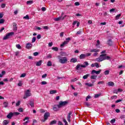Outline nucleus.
Listing matches in <instances>:
<instances>
[{
	"instance_id": "f257e3e1",
	"label": "nucleus",
	"mask_w": 125,
	"mask_h": 125,
	"mask_svg": "<svg viewBox=\"0 0 125 125\" xmlns=\"http://www.w3.org/2000/svg\"><path fill=\"white\" fill-rule=\"evenodd\" d=\"M111 58L109 56H107V54H102L100 57L96 59L98 62H101L103 60H110Z\"/></svg>"
},
{
	"instance_id": "f03ea898",
	"label": "nucleus",
	"mask_w": 125,
	"mask_h": 125,
	"mask_svg": "<svg viewBox=\"0 0 125 125\" xmlns=\"http://www.w3.org/2000/svg\"><path fill=\"white\" fill-rule=\"evenodd\" d=\"M89 65V63H88V62H84L83 63V64H78L76 67V70H79V69H81V68H86L87 66Z\"/></svg>"
},
{
	"instance_id": "7ed1b4c3",
	"label": "nucleus",
	"mask_w": 125,
	"mask_h": 125,
	"mask_svg": "<svg viewBox=\"0 0 125 125\" xmlns=\"http://www.w3.org/2000/svg\"><path fill=\"white\" fill-rule=\"evenodd\" d=\"M58 59H59V62L60 63H62V64H65V63H66V62H67L68 61V60L67 59L66 57H62L61 58V57H60V56H59L58 57Z\"/></svg>"
},
{
	"instance_id": "20e7f679",
	"label": "nucleus",
	"mask_w": 125,
	"mask_h": 125,
	"mask_svg": "<svg viewBox=\"0 0 125 125\" xmlns=\"http://www.w3.org/2000/svg\"><path fill=\"white\" fill-rule=\"evenodd\" d=\"M67 104H68V102L67 101H64V102L60 101L59 102V104L58 105V107L59 108H61V107L66 106Z\"/></svg>"
},
{
	"instance_id": "39448f33",
	"label": "nucleus",
	"mask_w": 125,
	"mask_h": 125,
	"mask_svg": "<svg viewBox=\"0 0 125 125\" xmlns=\"http://www.w3.org/2000/svg\"><path fill=\"white\" fill-rule=\"evenodd\" d=\"M24 93L25 95L23 97V99H26L29 96H32V94L31 93V91H30V90H27Z\"/></svg>"
},
{
	"instance_id": "423d86ee",
	"label": "nucleus",
	"mask_w": 125,
	"mask_h": 125,
	"mask_svg": "<svg viewBox=\"0 0 125 125\" xmlns=\"http://www.w3.org/2000/svg\"><path fill=\"white\" fill-rule=\"evenodd\" d=\"M70 41H71L70 38L68 37V38H66V41L62 42V44H61V47H64V46H65V45H66V44H67L69 42H70Z\"/></svg>"
},
{
	"instance_id": "0eeeda50",
	"label": "nucleus",
	"mask_w": 125,
	"mask_h": 125,
	"mask_svg": "<svg viewBox=\"0 0 125 125\" xmlns=\"http://www.w3.org/2000/svg\"><path fill=\"white\" fill-rule=\"evenodd\" d=\"M50 116V114H49V112H45L44 115V120H42V122L43 123H44L47 119H48L49 117Z\"/></svg>"
},
{
	"instance_id": "6e6552de",
	"label": "nucleus",
	"mask_w": 125,
	"mask_h": 125,
	"mask_svg": "<svg viewBox=\"0 0 125 125\" xmlns=\"http://www.w3.org/2000/svg\"><path fill=\"white\" fill-rule=\"evenodd\" d=\"M12 35H14V32H10L8 33L3 38V40H7V39H9L10 36H12Z\"/></svg>"
},
{
	"instance_id": "1a4fd4ad",
	"label": "nucleus",
	"mask_w": 125,
	"mask_h": 125,
	"mask_svg": "<svg viewBox=\"0 0 125 125\" xmlns=\"http://www.w3.org/2000/svg\"><path fill=\"white\" fill-rule=\"evenodd\" d=\"M65 17H66V16H64V17L61 16V17H59V18L54 19V20H55V21H60L61 20H64V19H65Z\"/></svg>"
},
{
	"instance_id": "9d476101",
	"label": "nucleus",
	"mask_w": 125,
	"mask_h": 125,
	"mask_svg": "<svg viewBox=\"0 0 125 125\" xmlns=\"http://www.w3.org/2000/svg\"><path fill=\"white\" fill-rule=\"evenodd\" d=\"M101 73V70H100L99 71H96L95 70H93L91 72L92 75H93V74H96V75H99Z\"/></svg>"
},
{
	"instance_id": "9b49d317",
	"label": "nucleus",
	"mask_w": 125,
	"mask_h": 125,
	"mask_svg": "<svg viewBox=\"0 0 125 125\" xmlns=\"http://www.w3.org/2000/svg\"><path fill=\"white\" fill-rule=\"evenodd\" d=\"M72 115V111H70L67 115V119L68 122L70 123L71 122V115Z\"/></svg>"
},
{
	"instance_id": "f8f14e48",
	"label": "nucleus",
	"mask_w": 125,
	"mask_h": 125,
	"mask_svg": "<svg viewBox=\"0 0 125 125\" xmlns=\"http://www.w3.org/2000/svg\"><path fill=\"white\" fill-rule=\"evenodd\" d=\"M32 46H33V44L30 43H27L26 45L27 49H30V48H32Z\"/></svg>"
},
{
	"instance_id": "ddd939ff",
	"label": "nucleus",
	"mask_w": 125,
	"mask_h": 125,
	"mask_svg": "<svg viewBox=\"0 0 125 125\" xmlns=\"http://www.w3.org/2000/svg\"><path fill=\"white\" fill-rule=\"evenodd\" d=\"M53 110L55 111V112H57V111H58V110H59V108H58V105H54L53 107Z\"/></svg>"
},
{
	"instance_id": "4468645a",
	"label": "nucleus",
	"mask_w": 125,
	"mask_h": 125,
	"mask_svg": "<svg viewBox=\"0 0 125 125\" xmlns=\"http://www.w3.org/2000/svg\"><path fill=\"white\" fill-rule=\"evenodd\" d=\"M42 63V61L40 60L39 62H36V66H41Z\"/></svg>"
},
{
	"instance_id": "2eb2a0df",
	"label": "nucleus",
	"mask_w": 125,
	"mask_h": 125,
	"mask_svg": "<svg viewBox=\"0 0 125 125\" xmlns=\"http://www.w3.org/2000/svg\"><path fill=\"white\" fill-rule=\"evenodd\" d=\"M107 84L108 86H114V85H115V83L113 82H109Z\"/></svg>"
},
{
	"instance_id": "dca6fc26",
	"label": "nucleus",
	"mask_w": 125,
	"mask_h": 125,
	"mask_svg": "<svg viewBox=\"0 0 125 125\" xmlns=\"http://www.w3.org/2000/svg\"><path fill=\"white\" fill-rule=\"evenodd\" d=\"M13 116V113L12 112H11L8 115H7V118L8 119H11Z\"/></svg>"
},
{
	"instance_id": "f3484780",
	"label": "nucleus",
	"mask_w": 125,
	"mask_h": 125,
	"mask_svg": "<svg viewBox=\"0 0 125 125\" xmlns=\"http://www.w3.org/2000/svg\"><path fill=\"white\" fill-rule=\"evenodd\" d=\"M85 54H82L79 57L80 59H85Z\"/></svg>"
},
{
	"instance_id": "a211bd4d",
	"label": "nucleus",
	"mask_w": 125,
	"mask_h": 125,
	"mask_svg": "<svg viewBox=\"0 0 125 125\" xmlns=\"http://www.w3.org/2000/svg\"><path fill=\"white\" fill-rule=\"evenodd\" d=\"M78 59L77 58H72L70 60V62L72 63H76V62H77Z\"/></svg>"
},
{
	"instance_id": "6ab92c4d",
	"label": "nucleus",
	"mask_w": 125,
	"mask_h": 125,
	"mask_svg": "<svg viewBox=\"0 0 125 125\" xmlns=\"http://www.w3.org/2000/svg\"><path fill=\"white\" fill-rule=\"evenodd\" d=\"M9 124V120H4L3 121V125H7Z\"/></svg>"
},
{
	"instance_id": "aec40b11",
	"label": "nucleus",
	"mask_w": 125,
	"mask_h": 125,
	"mask_svg": "<svg viewBox=\"0 0 125 125\" xmlns=\"http://www.w3.org/2000/svg\"><path fill=\"white\" fill-rule=\"evenodd\" d=\"M13 30L14 31H17V24L16 23H13Z\"/></svg>"
},
{
	"instance_id": "412c9836",
	"label": "nucleus",
	"mask_w": 125,
	"mask_h": 125,
	"mask_svg": "<svg viewBox=\"0 0 125 125\" xmlns=\"http://www.w3.org/2000/svg\"><path fill=\"white\" fill-rule=\"evenodd\" d=\"M108 42V45H109L110 46H112V45H113V42L112 41V40H109L107 41Z\"/></svg>"
},
{
	"instance_id": "4be33fe9",
	"label": "nucleus",
	"mask_w": 125,
	"mask_h": 125,
	"mask_svg": "<svg viewBox=\"0 0 125 125\" xmlns=\"http://www.w3.org/2000/svg\"><path fill=\"white\" fill-rule=\"evenodd\" d=\"M90 52H99V49H93L90 50Z\"/></svg>"
},
{
	"instance_id": "5701e85b",
	"label": "nucleus",
	"mask_w": 125,
	"mask_h": 125,
	"mask_svg": "<svg viewBox=\"0 0 125 125\" xmlns=\"http://www.w3.org/2000/svg\"><path fill=\"white\" fill-rule=\"evenodd\" d=\"M89 76H90V74H86L85 75H84L83 78V80H86V79H87Z\"/></svg>"
},
{
	"instance_id": "b1692460",
	"label": "nucleus",
	"mask_w": 125,
	"mask_h": 125,
	"mask_svg": "<svg viewBox=\"0 0 125 125\" xmlns=\"http://www.w3.org/2000/svg\"><path fill=\"white\" fill-rule=\"evenodd\" d=\"M85 85H87L88 86H89L90 87H91L92 86H93V84L91 83H85Z\"/></svg>"
},
{
	"instance_id": "393cba45",
	"label": "nucleus",
	"mask_w": 125,
	"mask_h": 125,
	"mask_svg": "<svg viewBox=\"0 0 125 125\" xmlns=\"http://www.w3.org/2000/svg\"><path fill=\"white\" fill-rule=\"evenodd\" d=\"M56 123H57V121H56V120H53L51 121V122L50 123V125H55Z\"/></svg>"
},
{
	"instance_id": "a878e982",
	"label": "nucleus",
	"mask_w": 125,
	"mask_h": 125,
	"mask_svg": "<svg viewBox=\"0 0 125 125\" xmlns=\"http://www.w3.org/2000/svg\"><path fill=\"white\" fill-rule=\"evenodd\" d=\"M3 105L4 106L5 108H7L8 106V102H5L3 103Z\"/></svg>"
},
{
	"instance_id": "bb28decb",
	"label": "nucleus",
	"mask_w": 125,
	"mask_h": 125,
	"mask_svg": "<svg viewBox=\"0 0 125 125\" xmlns=\"http://www.w3.org/2000/svg\"><path fill=\"white\" fill-rule=\"evenodd\" d=\"M47 66H48V67L52 66V62L51 61H48L47 63Z\"/></svg>"
},
{
	"instance_id": "cd10ccee",
	"label": "nucleus",
	"mask_w": 125,
	"mask_h": 125,
	"mask_svg": "<svg viewBox=\"0 0 125 125\" xmlns=\"http://www.w3.org/2000/svg\"><path fill=\"white\" fill-rule=\"evenodd\" d=\"M122 14H119L118 15H117L116 17H115V19L116 20H118L119 19H120V17H121Z\"/></svg>"
},
{
	"instance_id": "c85d7f7f",
	"label": "nucleus",
	"mask_w": 125,
	"mask_h": 125,
	"mask_svg": "<svg viewBox=\"0 0 125 125\" xmlns=\"http://www.w3.org/2000/svg\"><path fill=\"white\" fill-rule=\"evenodd\" d=\"M97 78V76L93 75L90 77V79L91 80H96V78Z\"/></svg>"
},
{
	"instance_id": "c756f323",
	"label": "nucleus",
	"mask_w": 125,
	"mask_h": 125,
	"mask_svg": "<svg viewBox=\"0 0 125 125\" xmlns=\"http://www.w3.org/2000/svg\"><path fill=\"white\" fill-rule=\"evenodd\" d=\"M57 92V91L56 90H51L50 91V94H55V93H56Z\"/></svg>"
},
{
	"instance_id": "7c9ffc66",
	"label": "nucleus",
	"mask_w": 125,
	"mask_h": 125,
	"mask_svg": "<svg viewBox=\"0 0 125 125\" xmlns=\"http://www.w3.org/2000/svg\"><path fill=\"white\" fill-rule=\"evenodd\" d=\"M110 73V71L109 70H105L104 72V75H109Z\"/></svg>"
},
{
	"instance_id": "2f4dec72",
	"label": "nucleus",
	"mask_w": 125,
	"mask_h": 125,
	"mask_svg": "<svg viewBox=\"0 0 125 125\" xmlns=\"http://www.w3.org/2000/svg\"><path fill=\"white\" fill-rule=\"evenodd\" d=\"M17 48H18V49H21V48H22V47H21V46L20 45V44H18L16 45Z\"/></svg>"
},
{
	"instance_id": "473e14b6",
	"label": "nucleus",
	"mask_w": 125,
	"mask_h": 125,
	"mask_svg": "<svg viewBox=\"0 0 125 125\" xmlns=\"http://www.w3.org/2000/svg\"><path fill=\"white\" fill-rule=\"evenodd\" d=\"M5 21L4 19H0V24H3V23H4V21Z\"/></svg>"
},
{
	"instance_id": "72a5a7b5",
	"label": "nucleus",
	"mask_w": 125,
	"mask_h": 125,
	"mask_svg": "<svg viewBox=\"0 0 125 125\" xmlns=\"http://www.w3.org/2000/svg\"><path fill=\"white\" fill-rule=\"evenodd\" d=\"M91 55V53H87L85 54V57H88V56H90Z\"/></svg>"
},
{
	"instance_id": "f704fd0d",
	"label": "nucleus",
	"mask_w": 125,
	"mask_h": 125,
	"mask_svg": "<svg viewBox=\"0 0 125 125\" xmlns=\"http://www.w3.org/2000/svg\"><path fill=\"white\" fill-rule=\"evenodd\" d=\"M52 49L55 51H58V48H57V47H52Z\"/></svg>"
},
{
	"instance_id": "c9c22d12",
	"label": "nucleus",
	"mask_w": 125,
	"mask_h": 125,
	"mask_svg": "<svg viewBox=\"0 0 125 125\" xmlns=\"http://www.w3.org/2000/svg\"><path fill=\"white\" fill-rule=\"evenodd\" d=\"M27 4H32L33 3L32 0H29L26 2Z\"/></svg>"
},
{
	"instance_id": "e433bc0d",
	"label": "nucleus",
	"mask_w": 125,
	"mask_h": 125,
	"mask_svg": "<svg viewBox=\"0 0 125 125\" xmlns=\"http://www.w3.org/2000/svg\"><path fill=\"white\" fill-rule=\"evenodd\" d=\"M100 95H101V94H97L95 95V98H98V97H99V96H100Z\"/></svg>"
},
{
	"instance_id": "4c0bfd02",
	"label": "nucleus",
	"mask_w": 125,
	"mask_h": 125,
	"mask_svg": "<svg viewBox=\"0 0 125 125\" xmlns=\"http://www.w3.org/2000/svg\"><path fill=\"white\" fill-rule=\"evenodd\" d=\"M25 77H26V73H23L21 75L20 78H25Z\"/></svg>"
},
{
	"instance_id": "58836bf2",
	"label": "nucleus",
	"mask_w": 125,
	"mask_h": 125,
	"mask_svg": "<svg viewBox=\"0 0 125 125\" xmlns=\"http://www.w3.org/2000/svg\"><path fill=\"white\" fill-rule=\"evenodd\" d=\"M23 19H27V20H29V19H30V18H29L28 15H26L25 17H23Z\"/></svg>"
},
{
	"instance_id": "ea45409f",
	"label": "nucleus",
	"mask_w": 125,
	"mask_h": 125,
	"mask_svg": "<svg viewBox=\"0 0 125 125\" xmlns=\"http://www.w3.org/2000/svg\"><path fill=\"white\" fill-rule=\"evenodd\" d=\"M41 84L43 85L44 84H47V83L45 81H42L41 82Z\"/></svg>"
},
{
	"instance_id": "a19ab883",
	"label": "nucleus",
	"mask_w": 125,
	"mask_h": 125,
	"mask_svg": "<svg viewBox=\"0 0 125 125\" xmlns=\"http://www.w3.org/2000/svg\"><path fill=\"white\" fill-rule=\"evenodd\" d=\"M84 105L87 106V107H89V106H90V104H89V103H85Z\"/></svg>"
},
{
	"instance_id": "79ce46f5",
	"label": "nucleus",
	"mask_w": 125,
	"mask_h": 125,
	"mask_svg": "<svg viewBox=\"0 0 125 125\" xmlns=\"http://www.w3.org/2000/svg\"><path fill=\"white\" fill-rule=\"evenodd\" d=\"M20 103H21L20 101H18V102L16 104V106H17V107H18V106H19L20 105Z\"/></svg>"
},
{
	"instance_id": "37998d69",
	"label": "nucleus",
	"mask_w": 125,
	"mask_h": 125,
	"mask_svg": "<svg viewBox=\"0 0 125 125\" xmlns=\"http://www.w3.org/2000/svg\"><path fill=\"white\" fill-rule=\"evenodd\" d=\"M18 111H19V112H23V108L21 107V108H19Z\"/></svg>"
},
{
	"instance_id": "c03bdc74",
	"label": "nucleus",
	"mask_w": 125,
	"mask_h": 125,
	"mask_svg": "<svg viewBox=\"0 0 125 125\" xmlns=\"http://www.w3.org/2000/svg\"><path fill=\"white\" fill-rule=\"evenodd\" d=\"M37 40V38H36V37H33L32 38V42H36V40Z\"/></svg>"
},
{
	"instance_id": "a18cd8bd",
	"label": "nucleus",
	"mask_w": 125,
	"mask_h": 125,
	"mask_svg": "<svg viewBox=\"0 0 125 125\" xmlns=\"http://www.w3.org/2000/svg\"><path fill=\"white\" fill-rule=\"evenodd\" d=\"M23 84L22 83V81H20L19 83L18 84V85L19 86H22V85Z\"/></svg>"
},
{
	"instance_id": "49530a36",
	"label": "nucleus",
	"mask_w": 125,
	"mask_h": 125,
	"mask_svg": "<svg viewBox=\"0 0 125 125\" xmlns=\"http://www.w3.org/2000/svg\"><path fill=\"white\" fill-rule=\"evenodd\" d=\"M115 122H116V119H112V120L110 121V123H111V124H114Z\"/></svg>"
},
{
	"instance_id": "de8ad7c7",
	"label": "nucleus",
	"mask_w": 125,
	"mask_h": 125,
	"mask_svg": "<svg viewBox=\"0 0 125 125\" xmlns=\"http://www.w3.org/2000/svg\"><path fill=\"white\" fill-rule=\"evenodd\" d=\"M95 66L96 67V68H99V64L97 62L95 63Z\"/></svg>"
},
{
	"instance_id": "09e8293b",
	"label": "nucleus",
	"mask_w": 125,
	"mask_h": 125,
	"mask_svg": "<svg viewBox=\"0 0 125 125\" xmlns=\"http://www.w3.org/2000/svg\"><path fill=\"white\" fill-rule=\"evenodd\" d=\"M34 56H38L39 55V53L38 52H35L33 53Z\"/></svg>"
},
{
	"instance_id": "8fccbe9b",
	"label": "nucleus",
	"mask_w": 125,
	"mask_h": 125,
	"mask_svg": "<svg viewBox=\"0 0 125 125\" xmlns=\"http://www.w3.org/2000/svg\"><path fill=\"white\" fill-rule=\"evenodd\" d=\"M13 114V115H15V116H18L19 115H20V113H19V112H14Z\"/></svg>"
},
{
	"instance_id": "3c124183",
	"label": "nucleus",
	"mask_w": 125,
	"mask_h": 125,
	"mask_svg": "<svg viewBox=\"0 0 125 125\" xmlns=\"http://www.w3.org/2000/svg\"><path fill=\"white\" fill-rule=\"evenodd\" d=\"M47 77V74H44L42 76V78L44 79L45 78H46Z\"/></svg>"
},
{
	"instance_id": "603ef678",
	"label": "nucleus",
	"mask_w": 125,
	"mask_h": 125,
	"mask_svg": "<svg viewBox=\"0 0 125 125\" xmlns=\"http://www.w3.org/2000/svg\"><path fill=\"white\" fill-rule=\"evenodd\" d=\"M99 44H100V41H99V40H98L97 41V43L96 44V46H98V45H99Z\"/></svg>"
},
{
	"instance_id": "864d4df0",
	"label": "nucleus",
	"mask_w": 125,
	"mask_h": 125,
	"mask_svg": "<svg viewBox=\"0 0 125 125\" xmlns=\"http://www.w3.org/2000/svg\"><path fill=\"white\" fill-rule=\"evenodd\" d=\"M104 81H100L98 83V84H103Z\"/></svg>"
},
{
	"instance_id": "5fc2aeb1",
	"label": "nucleus",
	"mask_w": 125,
	"mask_h": 125,
	"mask_svg": "<svg viewBox=\"0 0 125 125\" xmlns=\"http://www.w3.org/2000/svg\"><path fill=\"white\" fill-rule=\"evenodd\" d=\"M1 8H4L5 7V3H2L1 5Z\"/></svg>"
},
{
	"instance_id": "6e6d98bb",
	"label": "nucleus",
	"mask_w": 125,
	"mask_h": 125,
	"mask_svg": "<svg viewBox=\"0 0 125 125\" xmlns=\"http://www.w3.org/2000/svg\"><path fill=\"white\" fill-rule=\"evenodd\" d=\"M82 34V30H79V31L77 32L76 33V35H81Z\"/></svg>"
},
{
	"instance_id": "4d7b16f0",
	"label": "nucleus",
	"mask_w": 125,
	"mask_h": 125,
	"mask_svg": "<svg viewBox=\"0 0 125 125\" xmlns=\"http://www.w3.org/2000/svg\"><path fill=\"white\" fill-rule=\"evenodd\" d=\"M116 98H118V96L116 95L111 97V99H116Z\"/></svg>"
},
{
	"instance_id": "13d9d810",
	"label": "nucleus",
	"mask_w": 125,
	"mask_h": 125,
	"mask_svg": "<svg viewBox=\"0 0 125 125\" xmlns=\"http://www.w3.org/2000/svg\"><path fill=\"white\" fill-rule=\"evenodd\" d=\"M30 105L31 107H34V103H33V102H30Z\"/></svg>"
},
{
	"instance_id": "bf43d9fd",
	"label": "nucleus",
	"mask_w": 125,
	"mask_h": 125,
	"mask_svg": "<svg viewBox=\"0 0 125 125\" xmlns=\"http://www.w3.org/2000/svg\"><path fill=\"white\" fill-rule=\"evenodd\" d=\"M75 5L76 6H79L80 5V2H76L75 3H74Z\"/></svg>"
},
{
	"instance_id": "052dcab7",
	"label": "nucleus",
	"mask_w": 125,
	"mask_h": 125,
	"mask_svg": "<svg viewBox=\"0 0 125 125\" xmlns=\"http://www.w3.org/2000/svg\"><path fill=\"white\" fill-rule=\"evenodd\" d=\"M41 9L42 11H45V10H46V9L44 7H42Z\"/></svg>"
},
{
	"instance_id": "680f3d73",
	"label": "nucleus",
	"mask_w": 125,
	"mask_h": 125,
	"mask_svg": "<svg viewBox=\"0 0 125 125\" xmlns=\"http://www.w3.org/2000/svg\"><path fill=\"white\" fill-rule=\"evenodd\" d=\"M37 38L38 40H40V39H41V38H42V36H41L40 34H39V35H38Z\"/></svg>"
},
{
	"instance_id": "e2e57ef3",
	"label": "nucleus",
	"mask_w": 125,
	"mask_h": 125,
	"mask_svg": "<svg viewBox=\"0 0 125 125\" xmlns=\"http://www.w3.org/2000/svg\"><path fill=\"white\" fill-rule=\"evenodd\" d=\"M3 17V14L2 13H0V18H2Z\"/></svg>"
},
{
	"instance_id": "0e129e2a",
	"label": "nucleus",
	"mask_w": 125,
	"mask_h": 125,
	"mask_svg": "<svg viewBox=\"0 0 125 125\" xmlns=\"http://www.w3.org/2000/svg\"><path fill=\"white\" fill-rule=\"evenodd\" d=\"M63 123H65V125H68V122H67L66 120H65V119H63Z\"/></svg>"
},
{
	"instance_id": "69168bd1",
	"label": "nucleus",
	"mask_w": 125,
	"mask_h": 125,
	"mask_svg": "<svg viewBox=\"0 0 125 125\" xmlns=\"http://www.w3.org/2000/svg\"><path fill=\"white\" fill-rule=\"evenodd\" d=\"M58 125H63V123H62V122H61V121H59Z\"/></svg>"
},
{
	"instance_id": "338daca9",
	"label": "nucleus",
	"mask_w": 125,
	"mask_h": 125,
	"mask_svg": "<svg viewBox=\"0 0 125 125\" xmlns=\"http://www.w3.org/2000/svg\"><path fill=\"white\" fill-rule=\"evenodd\" d=\"M122 100H118L115 102V103H119V102H121Z\"/></svg>"
},
{
	"instance_id": "774afa93",
	"label": "nucleus",
	"mask_w": 125,
	"mask_h": 125,
	"mask_svg": "<svg viewBox=\"0 0 125 125\" xmlns=\"http://www.w3.org/2000/svg\"><path fill=\"white\" fill-rule=\"evenodd\" d=\"M29 118L28 117H26L24 119L23 121H25L26 120H29Z\"/></svg>"
}]
</instances>
